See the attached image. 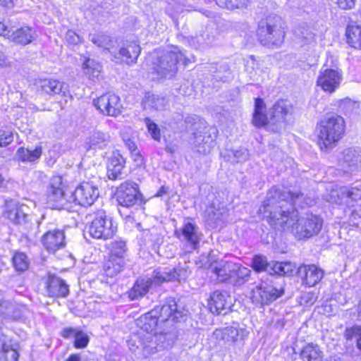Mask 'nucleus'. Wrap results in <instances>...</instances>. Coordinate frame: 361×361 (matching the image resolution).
Listing matches in <instances>:
<instances>
[{
	"mask_svg": "<svg viewBox=\"0 0 361 361\" xmlns=\"http://www.w3.org/2000/svg\"><path fill=\"white\" fill-rule=\"evenodd\" d=\"M133 348H136L137 351L134 352L137 355H141L142 353V345L139 344V343H135V344L133 345Z\"/></svg>",
	"mask_w": 361,
	"mask_h": 361,
	"instance_id": "61",
	"label": "nucleus"
},
{
	"mask_svg": "<svg viewBox=\"0 0 361 361\" xmlns=\"http://www.w3.org/2000/svg\"><path fill=\"white\" fill-rule=\"evenodd\" d=\"M66 185L63 182V178L60 176H54L51 178L49 189L65 190Z\"/></svg>",
	"mask_w": 361,
	"mask_h": 361,
	"instance_id": "53",
	"label": "nucleus"
},
{
	"mask_svg": "<svg viewBox=\"0 0 361 361\" xmlns=\"http://www.w3.org/2000/svg\"><path fill=\"white\" fill-rule=\"evenodd\" d=\"M342 9H350L355 6V0H332Z\"/></svg>",
	"mask_w": 361,
	"mask_h": 361,
	"instance_id": "55",
	"label": "nucleus"
},
{
	"mask_svg": "<svg viewBox=\"0 0 361 361\" xmlns=\"http://www.w3.org/2000/svg\"><path fill=\"white\" fill-rule=\"evenodd\" d=\"M303 197L300 192L286 191L272 187L259 209V214L271 226L283 229L290 228L296 238L303 240L317 235L322 228L323 220L312 213L299 216L294 204Z\"/></svg>",
	"mask_w": 361,
	"mask_h": 361,
	"instance_id": "1",
	"label": "nucleus"
},
{
	"mask_svg": "<svg viewBox=\"0 0 361 361\" xmlns=\"http://www.w3.org/2000/svg\"><path fill=\"white\" fill-rule=\"evenodd\" d=\"M339 163L346 173H353L359 170L357 149L348 148L343 151Z\"/></svg>",
	"mask_w": 361,
	"mask_h": 361,
	"instance_id": "23",
	"label": "nucleus"
},
{
	"mask_svg": "<svg viewBox=\"0 0 361 361\" xmlns=\"http://www.w3.org/2000/svg\"><path fill=\"white\" fill-rule=\"evenodd\" d=\"M145 123L151 137L156 141H160L161 133L158 126L149 118H145Z\"/></svg>",
	"mask_w": 361,
	"mask_h": 361,
	"instance_id": "48",
	"label": "nucleus"
},
{
	"mask_svg": "<svg viewBox=\"0 0 361 361\" xmlns=\"http://www.w3.org/2000/svg\"><path fill=\"white\" fill-rule=\"evenodd\" d=\"M140 193L137 187L129 183H122L117 189L116 197L118 204L123 207L134 206L140 200Z\"/></svg>",
	"mask_w": 361,
	"mask_h": 361,
	"instance_id": "15",
	"label": "nucleus"
},
{
	"mask_svg": "<svg viewBox=\"0 0 361 361\" xmlns=\"http://www.w3.org/2000/svg\"><path fill=\"white\" fill-rule=\"evenodd\" d=\"M124 265V260L121 258L109 257L104 265V274L106 276L114 277L123 270Z\"/></svg>",
	"mask_w": 361,
	"mask_h": 361,
	"instance_id": "34",
	"label": "nucleus"
},
{
	"mask_svg": "<svg viewBox=\"0 0 361 361\" xmlns=\"http://www.w3.org/2000/svg\"><path fill=\"white\" fill-rule=\"evenodd\" d=\"M160 341L161 340H128V345L132 352H136L137 349L133 348V345L135 343H139V344L142 345L141 355L148 357L159 350L158 348L159 344L157 341Z\"/></svg>",
	"mask_w": 361,
	"mask_h": 361,
	"instance_id": "29",
	"label": "nucleus"
},
{
	"mask_svg": "<svg viewBox=\"0 0 361 361\" xmlns=\"http://www.w3.org/2000/svg\"><path fill=\"white\" fill-rule=\"evenodd\" d=\"M12 261L14 268L19 272H23L28 268L29 261L27 257L23 252L15 253Z\"/></svg>",
	"mask_w": 361,
	"mask_h": 361,
	"instance_id": "44",
	"label": "nucleus"
},
{
	"mask_svg": "<svg viewBox=\"0 0 361 361\" xmlns=\"http://www.w3.org/2000/svg\"><path fill=\"white\" fill-rule=\"evenodd\" d=\"M195 145L198 152L202 154L209 153L214 147V141L210 137L202 138V136L196 137Z\"/></svg>",
	"mask_w": 361,
	"mask_h": 361,
	"instance_id": "45",
	"label": "nucleus"
},
{
	"mask_svg": "<svg viewBox=\"0 0 361 361\" xmlns=\"http://www.w3.org/2000/svg\"><path fill=\"white\" fill-rule=\"evenodd\" d=\"M338 107L345 116H354L361 113V102L345 98L339 102Z\"/></svg>",
	"mask_w": 361,
	"mask_h": 361,
	"instance_id": "32",
	"label": "nucleus"
},
{
	"mask_svg": "<svg viewBox=\"0 0 361 361\" xmlns=\"http://www.w3.org/2000/svg\"><path fill=\"white\" fill-rule=\"evenodd\" d=\"M42 147H36L33 150L27 148L20 147L16 152L18 159L22 161H35L42 155Z\"/></svg>",
	"mask_w": 361,
	"mask_h": 361,
	"instance_id": "39",
	"label": "nucleus"
},
{
	"mask_svg": "<svg viewBox=\"0 0 361 361\" xmlns=\"http://www.w3.org/2000/svg\"><path fill=\"white\" fill-rule=\"evenodd\" d=\"M168 104L164 97L156 94H148L143 101V106L145 109L163 110Z\"/></svg>",
	"mask_w": 361,
	"mask_h": 361,
	"instance_id": "35",
	"label": "nucleus"
},
{
	"mask_svg": "<svg viewBox=\"0 0 361 361\" xmlns=\"http://www.w3.org/2000/svg\"><path fill=\"white\" fill-rule=\"evenodd\" d=\"M6 65V56L5 54L0 51V67H4Z\"/></svg>",
	"mask_w": 361,
	"mask_h": 361,
	"instance_id": "60",
	"label": "nucleus"
},
{
	"mask_svg": "<svg viewBox=\"0 0 361 361\" xmlns=\"http://www.w3.org/2000/svg\"><path fill=\"white\" fill-rule=\"evenodd\" d=\"M233 269V272L231 276L230 283L235 286H240L249 281L251 273L250 269L237 262H234Z\"/></svg>",
	"mask_w": 361,
	"mask_h": 361,
	"instance_id": "30",
	"label": "nucleus"
},
{
	"mask_svg": "<svg viewBox=\"0 0 361 361\" xmlns=\"http://www.w3.org/2000/svg\"><path fill=\"white\" fill-rule=\"evenodd\" d=\"M358 152V164H359V170L361 169V149H357Z\"/></svg>",
	"mask_w": 361,
	"mask_h": 361,
	"instance_id": "64",
	"label": "nucleus"
},
{
	"mask_svg": "<svg viewBox=\"0 0 361 361\" xmlns=\"http://www.w3.org/2000/svg\"><path fill=\"white\" fill-rule=\"evenodd\" d=\"M251 267L257 272L267 271L269 274L273 275V270L271 269L272 262L269 263L267 262V257L264 256H254L252 258Z\"/></svg>",
	"mask_w": 361,
	"mask_h": 361,
	"instance_id": "40",
	"label": "nucleus"
},
{
	"mask_svg": "<svg viewBox=\"0 0 361 361\" xmlns=\"http://www.w3.org/2000/svg\"><path fill=\"white\" fill-rule=\"evenodd\" d=\"M47 202L53 208L62 209H68L72 202L70 197L67 198L65 190L48 189Z\"/></svg>",
	"mask_w": 361,
	"mask_h": 361,
	"instance_id": "27",
	"label": "nucleus"
},
{
	"mask_svg": "<svg viewBox=\"0 0 361 361\" xmlns=\"http://www.w3.org/2000/svg\"><path fill=\"white\" fill-rule=\"evenodd\" d=\"M345 338H361V325H353L346 327L345 331Z\"/></svg>",
	"mask_w": 361,
	"mask_h": 361,
	"instance_id": "50",
	"label": "nucleus"
},
{
	"mask_svg": "<svg viewBox=\"0 0 361 361\" xmlns=\"http://www.w3.org/2000/svg\"><path fill=\"white\" fill-rule=\"evenodd\" d=\"M27 207L15 200L7 201L5 204L4 215L16 225H25L29 222L27 214Z\"/></svg>",
	"mask_w": 361,
	"mask_h": 361,
	"instance_id": "14",
	"label": "nucleus"
},
{
	"mask_svg": "<svg viewBox=\"0 0 361 361\" xmlns=\"http://www.w3.org/2000/svg\"><path fill=\"white\" fill-rule=\"evenodd\" d=\"M361 200V187L336 185L330 192L329 201L338 204L353 207Z\"/></svg>",
	"mask_w": 361,
	"mask_h": 361,
	"instance_id": "10",
	"label": "nucleus"
},
{
	"mask_svg": "<svg viewBox=\"0 0 361 361\" xmlns=\"http://www.w3.org/2000/svg\"><path fill=\"white\" fill-rule=\"evenodd\" d=\"M322 353L319 346L313 343H308L301 350L300 356L304 361H319Z\"/></svg>",
	"mask_w": 361,
	"mask_h": 361,
	"instance_id": "37",
	"label": "nucleus"
},
{
	"mask_svg": "<svg viewBox=\"0 0 361 361\" xmlns=\"http://www.w3.org/2000/svg\"><path fill=\"white\" fill-rule=\"evenodd\" d=\"M89 39L98 47L108 50L111 54H114V51L113 50V47L114 41L112 37L103 34H90Z\"/></svg>",
	"mask_w": 361,
	"mask_h": 361,
	"instance_id": "36",
	"label": "nucleus"
},
{
	"mask_svg": "<svg viewBox=\"0 0 361 361\" xmlns=\"http://www.w3.org/2000/svg\"><path fill=\"white\" fill-rule=\"evenodd\" d=\"M66 361H80V358L78 355H71Z\"/></svg>",
	"mask_w": 361,
	"mask_h": 361,
	"instance_id": "62",
	"label": "nucleus"
},
{
	"mask_svg": "<svg viewBox=\"0 0 361 361\" xmlns=\"http://www.w3.org/2000/svg\"><path fill=\"white\" fill-rule=\"evenodd\" d=\"M345 35L349 46L353 49L361 50V26L348 25Z\"/></svg>",
	"mask_w": 361,
	"mask_h": 361,
	"instance_id": "33",
	"label": "nucleus"
},
{
	"mask_svg": "<svg viewBox=\"0 0 361 361\" xmlns=\"http://www.w3.org/2000/svg\"><path fill=\"white\" fill-rule=\"evenodd\" d=\"M264 109L263 100L260 98L256 99L252 123L257 127L264 126L268 123L276 124L286 121L291 116L293 106L289 101L281 99L273 105L267 114L263 113Z\"/></svg>",
	"mask_w": 361,
	"mask_h": 361,
	"instance_id": "5",
	"label": "nucleus"
},
{
	"mask_svg": "<svg viewBox=\"0 0 361 361\" xmlns=\"http://www.w3.org/2000/svg\"><path fill=\"white\" fill-rule=\"evenodd\" d=\"M141 51L140 47L135 42H128L119 49L118 53L114 51L115 59H122L127 63H135Z\"/></svg>",
	"mask_w": 361,
	"mask_h": 361,
	"instance_id": "22",
	"label": "nucleus"
},
{
	"mask_svg": "<svg viewBox=\"0 0 361 361\" xmlns=\"http://www.w3.org/2000/svg\"><path fill=\"white\" fill-rule=\"evenodd\" d=\"M326 361H343L340 356L334 355L330 356L329 358L326 359Z\"/></svg>",
	"mask_w": 361,
	"mask_h": 361,
	"instance_id": "63",
	"label": "nucleus"
},
{
	"mask_svg": "<svg viewBox=\"0 0 361 361\" xmlns=\"http://www.w3.org/2000/svg\"><path fill=\"white\" fill-rule=\"evenodd\" d=\"M0 6L6 8H12L14 6L13 0H0Z\"/></svg>",
	"mask_w": 361,
	"mask_h": 361,
	"instance_id": "59",
	"label": "nucleus"
},
{
	"mask_svg": "<svg viewBox=\"0 0 361 361\" xmlns=\"http://www.w3.org/2000/svg\"><path fill=\"white\" fill-rule=\"evenodd\" d=\"M0 354L1 357L5 361H18L19 357L16 347L6 342L1 344Z\"/></svg>",
	"mask_w": 361,
	"mask_h": 361,
	"instance_id": "42",
	"label": "nucleus"
},
{
	"mask_svg": "<svg viewBox=\"0 0 361 361\" xmlns=\"http://www.w3.org/2000/svg\"><path fill=\"white\" fill-rule=\"evenodd\" d=\"M109 249L110 250L109 257L121 258L122 259H124L127 251L126 242L122 240L112 241L109 246Z\"/></svg>",
	"mask_w": 361,
	"mask_h": 361,
	"instance_id": "43",
	"label": "nucleus"
},
{
	"mask_svg": "<svg viewBox=\"0 0 361 361\" xmlns=\"http://www.w3.org/2000/svg\"><path fill=\"white\" fill-rule=\"evenodd\" d=\"M248 152L245 149H240L236 150L234 152V157L236 159L237 162H242L247 159L248 158Z\"/></svg>",
	"mask_w": 361,
	"mask_h": 361,
	"instance_id": "56",
	"label": "nucleus"
},
{
	"mask_svg": "<svg viewBox=\"0 0 361 361\" xmlns=\"http://www.w3.org/2000/svg\"><path fill=\"white\" fill-rule=\"evenodd\" d=\"M93 104L100 113L105 116H117L121 113V99L116 94H104L94 99Z\"/></svg>",
	"mask_w": 361,
	"mask_h": 361,
	"instance_id": "12",
	"label": "nucleus"
},
{
	"mask_svg": "<svg viewBox=\"0 0 361 361\" xmlns=\"http://www.w3.org/2000/svg\"><path fill=\"white\" fill-rule=\"evenodd\" d=\"M183 314L177 309L174 299L169 298L159 308H155L141 316L137 321L136 325L147 334L157 335L158 334V323H173L178 322ZM161 333V331H159Z\"/></svg>",
	"mask_w": 361,
	"mask_h": 361,
	"instance_id": "2",
	"label": "nucleus"
},
{
	"mask_svg": "<svg viewBox=\"0 0 361 361\" xmlns=\"http://www.w3.org/2000/svg\"><path fill=\"white\" fill-rule=\"evenodd\" d=\"M10 32L11 30L8 29V25L0 18V36L8 39V34H10Z\"/></svg>",
	"mask_w": 361,
	"mask_h": 361,
	"instance_id": "57",
	"label": "nucleus"
},
{
	"mask_svg": "<svg viewBox=\"0 0 361 361\" xmlns=\"http://www.w3.org/2000/svg\"><path fill=\"white\" fill-rule=\"evenodd\" d=\"M285 30L280 17L269 16L260 21L257 35L260 43L267 47L280 46L285 37Z\"/></svg>",
	"mask_w": 361,
	"mask_h": 361,
	"instance_id": "7",
	"label": "nucleus"
},
{
	"mask_svg": "<svg viewBox=\"0 0 361 361\" xmlns=\"http://www.w3.org/2000/svg\"><path fill=\"white\" fill-rule=\"evenodd\" d=\"M186 276L184 269L159 268L154 270L150 277H140L137 279L133 288L129 291L131 300H137L143 297L153 287L158 286L162 283L173 280L180 281Z\"/></svg>",
	"mask_w": 361,
	"mask_h": 361,
	"instance_id": "3",
	"label": "nucleus"
},
{
	"mask_svg": "<svg viewBox=\"0 0 361 361\" xmlns=\"http://www.w3.org/2000/svg\"><path fill=\"white\" fill-rule=\"evenodd\" d=\"M46 289L49 296L66 297L69 292L65 281L56 276H49L46 282Z\"/></svg>",
	"mask_w": 361,
	"mask_h": 361,
	"instance_id": "26",
	"label": "nucleus"
},
{
	"mask_svg": "<svg viewBox=\"0 0 361 361\" xmlns=\"http://www.w3.org/2000/svg\"><path fill=\"white\" fill-rule=\"evenodd\" d=\"M249 331L244 328H239L237 323L231 326L216 329L214 332L215 338H244L247 337Z\"/></svg>",
	"mask_w": 361,
	"mask_h": 361,
	"instance_id": "25",
	"label": "nucleus"
},
{
	"mask_svg": "<svg viewBox=\"0 0 361 361\" xmlns=\"http://www.w3.org/2000/svg\"><path fill=\"white\" fill-rule=\"evenodd\" d=\"M110 142L109 133L100 130L93 131L87 138L86 144L90 149H104Z\"/></svg>",
	"mask_w": 361,
	"mask_h": 361,
	"instance_id": "31",
	"label": "nucleus"
},
{
	"mask_svg": "<svg viewBox=\"0 0 361 361\" xmlns=\"http://www.w3.org/2000/svg\"><path fill=\"white\" fill-rule=\"evenodd\" d=\"M66 40L70 44H78L82 42L80 37L73 30H68L66 34Z\"/></svg>",
	"mask_w": 361,
	"mask_h": 361,
	"instance_id": "54",
	"label": "nucleus"
},
{
	"mask_svg": "<svg viewBox=\"0 0 361 361\" xmlns=\"http://www.w3.org/2000/svg\"><path fill=\"white\" fill-rule=\"evenodd\" d=\"M13 310V305L8 301L4 300L1 295H0V314L5 315L6 317H13L11 315Z\"/></svg>",
	"mask_w": 361,
	"mask_h": 361,
	"instance_id": "51",
	"label": "nucleus"
},
{
	"mask_svg": "<svg viewBox=\"0 0 361 361\" xmlns=\"http://www.w3.org/2000/svg\"><path fill=\"white\" fill-rule=\"evenodd\" d=\"M125 160L123 157L119 154H114L109 159L107 165V175L109 179L116 180L123 178Z\"/></svg>",
	"mask_w": 361,
	"mask_h": 361,
	"instance_id": "28",
	"label": "nucleus"
},
{
	"mask_svg": "<svg viewBox=\"0 0 361 361\" xmlns=\"http://www.w3.org/2000/svg\"><path fill=\"white\" fill-rule=\"evenodd\" d=\"M151 69L158 77L171 78L178 71V63L185 61L184 54L176 48L173 51L155 50L149 56Z\"/></svg>",
	"mask_w": 361,
	"mask_h": 361,
	"instance_id": "6",
	"label": "nucleus"
},
{
	"mask_svg": "<svg viewBox=\"0 0 361 361\" xmlns=\"http://www.w3.org/2000/svg\"><path fill=\"white\" fill-rule=\"evenodd\" d=\"M42 243L50 252L63 248L66 246L64 231L60 229L47 231L42 237Z\"/></svg>",
	"mask_w": 361,
	"mask_h": 361,
	"instance_id": "18",
	"label": "nucleus"
},
{
	"mask_svg": "<svg viewBox=\"0 0 361 361\" xmlns=\"http://www.w3.org/2000/svg\"><path fill=\"white\" fill-rule=\"evenodd\" d=\"M234 262L221 261L216 264H212L208 269L210 277L219 282H230L231 276L233 272Z\"/></svg>",
	"mask_w": 361,
	"mask_h": 361,
	"instance_id": "20",
	"label": "nucleus"
},
{
	"mask_svg": "<svg viewBox=\"0 0 361 361\" xmlns=\"http://www.w3.org/2000/svg\"><path fill=\"white\" fill-rule=\"evenodd\" d=\"M176 236L185 245V250L192 252L196 250L202 234L195 224L185 221L180 230L175 231Z\"/></svg>",
	"mask_w": 361,
	"mask_h": 361,
	"instance_id": "9",
	"label": "nucleus"
},
{
	"mask_svg": "<svg viewBox=\"0 0 361 361\" xmlns=\"http://www.w3.org/2000/svg\"><path fill=\"white\" fill-rule=\"evenodd\" d=\"M36 32L34 28L29 26H23L11 31L8 34V39L11 42L20 45L30 44L35 38Z\"/></svg>",
	"mask_w": 361,
	"mask_h": 361,
	"instance_id": "24",
	"label": "nucleus"
},
{
	"mask_svg": "<svg viewBox=\"0 0 361 361\" xmlns=\"http://www.w3.org/2000/svg\"><path fill=\"white\" fill-rule=\"evenodd\" d=\"M342 81L341 71L331 68H322L319 73L317 85L328 93L334 92Z\"/></svg>",
	"mask_w": 361,
	"mask_h": 361,
	"instance_id": "13",
	"label": "nucleus"
},
{
	"mask_svg": "<svg viewBox=\"0 0 361 361\" xmlns=\"http://www.w3.org/2000/svg\"><path fill=\"white\" fill-rule=\"evenodd\" d=\"M90 217L91 222L88 226V233L93 238L106 240L116 234V226L104 210H97L90 214Z\"/></svg>",
	"mask_w": 361,
	"mask_h": 361,
	"instance_id": "8",
	"label": "nucleus"
},
{
	"mask_svg": "<svg viewBox=\"0 0 361 361\" xmlns=\"http://www.w3.org/2000/svg\"><path fill=\"white\" fill-rule=\"evenodd\" d=\"M37 92L42 96L66 95L64 84L57 80L44 78L37 80L34 84Z\"/></svg>",
	"mask_w": 361,
	"mask_h": 361,
	"instance_id": "17",
	"label": "nucleus"
},
{
	"mask_svg": "<svg viewBox=\"0 0 361 361\" xmlns=\"http://www.w3.org/2000/svg\"><path fill=\"white\" fill-rule=\"evenodd\" d=\"M82 68L85 75L92 80L98 79L101 71V65L93 59H87L83 63Z\"/></svg>",
	"mask_w": 361,
	"mask_h": 361,
	"instance_id": "38",
	"label": "nucleus"
},
{
	"mask_svg": "<svg viewBox=\"0 0 361 361\" xmlns=\"http://www.w3.org/2000/svg\"><path fill=\"white\" fill-rule=\"evenodd\" d=\"M89 340H74V346L76 348H83L87 345Z\"/></svg>",
	"mask_w": 361,
	"mask_h": 361,
	"instance_id": "58",
	"label": "nucleus"
},
{
	"mask_svg": "<svg viewBox=\"0 0 361 361\" xmlns=\"http://www.w3.org/2000/svg\"><path fill=\"white\" fill-rule=\"evenodd\" d=\"M318 145L322 151L333 149L342 138L345 132L343 117L334 114L326 115L317 124Z\"/></svg>",
	"mask_w": 361,
	"mask_h": 361,
	"instance_id": "4",
	"label": "nucleus"
},
{
	"mask_svg": "<svg viewBox=\"0 0 361 361\" xmlns=\"http://www.w3.org/2000/svg\"><path fill=\"white\" fill-rule=\"evenodd\" d=\"M98 197L97 187L90 182H82L70 195L72 202L82 207L92 205Z\"/></svg>",
	"mask_w": 361,
	"mask_h": 361,
	"instance_id": "11",
	"label": "nucleus"
},
{
	"mask_svg": "<svg viewBox=\"0 0 361 361\" xmlns=\"http://www.w3.org/2000/svg\"><path fill=\"white\" fill-rule=\"evenodd\" d=\"M299 42L302 46L306 44L312 45L315 43V37L314 33L308 30H302L299 37Z\"/></svg>",
	"mask_w": 361,
	"mask_h": 361,
	"instance_id": "49",
	"label": "nucleus"
},
{
	"mask_svg": "<svg viewBox=\"0 0 361 361\" xmlns=\"http://www.w3.org/2000/svg\"><path fill=\"white\" fill-rule=\"evenodd\" d=\"M271 269L273 274L292 275L296 269V265L290 262H272Z\"/></svg>",
	"mask_w": 361,
	"mask_h": 361,
	"instance_id": "41",
	"label": "nucleus"
},
{
	"mask_svg": "<svg viewBox=\"0 0 361 361\" xmlns=\"http://www.w3.org/2000/svg\"><path fill=\"white\" fill-rule=\"evenodd\" d=\"M298 276L302 283L309 287L316 286L323 278L324 271L314 264H302L298 269Z\"/></svg>",
	"mask_w": 361,
	"mask_h": 361,
	"instance_id": "19",
	"label": "nucleus"
},
{
	"mask_svg": "<svg viewBox=\"0 0 361 361\" xmlns=\"http://www.w3.org/2000/svg\"><path fill=\"white\" fill-rule=\"evenodd\" d=\"M254 298L257 299L259 296L258 302L262 305L268 304L276 300L283 293L281 288H277L271 281H262L254 290Z\"/></svg>",
	"mask_w": 361,
	"mask_h": 361,
	"instance_id": "16",
	"label": "nucleus"
},
{
	"mask_svg": "<svg viewBox=\"0 0 361 361\" xmlns=\"http://www.w3.org/2000/svg\"><path fill=\"white\" fill-rule=\"evenodd\" d=\"M215 1L221 8L233 10L245 6L250 0H215Z\"/></svg>",
	"mask_w": 361,
	"mask_h": 361,
	"instance_id": "46",
	"label": "nucleus"
},
{
	"mask_svg": "<svg viewBox=\"0 0 361 361\" xmlns=\"http://www.w3.org/2000/svg\"><path fill=\"white\" fill-rule=\"evenodd\" d=\"M230 296L226 292L216 290L210 295L208 305L213 314H220L224 310L230 308Z\"/></svg>",
	"mask_w": 361,
	"mask_h": 361,
	"instance_id": "21",
	"label": "nucleus"
},
{
	"mask_svg": "<svg viewBox=\"0 0 361 361\" xmlns=\"http://www.w3.org/2000/svg\"><path fill=\"white\" fill-rule=\"evenodd\" d=\"M13 135L10 130L0 129V147H5L13 142Z\"/></svg>",
	"mask_w": 361,
	"mask_h": 361,
	"instance_id": "52",
	"label": "nucleus"
},
{
	"mask_svg": "<svg viewBox=\"0 0 361 361\" xmlns=\"http://www.w3.org/2000/svg\"><path fill=\"white\" fill-rule=\"evenodd\" d=\"M62 336L73 338H89V336L83 331L78 328L68 327L63 329Z\"/></svg>",
	"mask_w": 361,
	"mask_h": 361,
	"instance_id": "47",
	"label": "nucleus"
}]
</instances>
